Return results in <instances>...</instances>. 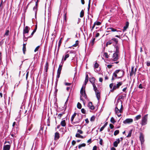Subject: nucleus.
Masks as SVG:
<instances>
[{
  "instance_id": "33",
  "label": "nucleus",
  "mask_w": 150,
  "mask_h": 150,
  "mask_svg": "<svg viewBox=\"0 0 150 150\" xmlns=\"http://www.w3.org/2000/svg\"><path fill=\"white\" fill-rule=\"evenodd\" d=\"M69 54H67L65 55L64 58L63 59L64 61H65L66 60L67 58H68L69 57Z\"/></svg>"
},
{
  "instance_id": "32",
  "label": "nucleus",
  "mask_w": 150,
  "mask_h": 150,
  "mask_svg": "<svg viewBox=\"0 0 150 150\" xmlns=\"http://www.w3.org/2000/svg\"><path fill=\"white\" fill-rule=\"evenodd\" d=\"M62 66L61 65H59V67L57 70V72H61V71L62 69Z\"/></svg>"
},
{
  "instance_id": "9",
  "label": "nucleus",
  "mask_w": 150,
  "mask_h": 150,
  "mask_svg": "<svg viewBox=\"0 0 150 150\" xmlns=\"http://www.w3.org/2000/svg\"><path fill=\"white\" fill-rule=\"evenodd\" d=\"M121 71V69H118L116 70L113 74L112 76L114 77L115 78H116L117 77V74H118V73Z\"/></svg>"
},
{
  "instance_id": "30",
  "label": "nucleus",
  "mask_w": 150,
  "mask_h": 150,
  "mask_svg": "<svg viewBox=\"0 0 150 150\" xmlns=\"http://www.w3.org/2000/svg\"><path fill=\"white\" fill-rule=\"evenodd\" d=\"M93 87V89L94 90V91H95V92H96L97 91H98L97 88L96 87V85L95 84H92Z\"/></svg>"
},
{
  "instance_id": "59",
  "label": "nucleus",
  "mask_w": 150,
  "mask_h": 150,
  "mask_svg": "<svg viewBox=\"0 0 150 150\" xmlns=\"http://www.w3.org/2000/svg\"><path fill=\"white\" fill-rule=\"evenodd\" d=\"M37 25L36 24L35 25V29L33 30V31L35 33L36 31V30L37 29Z\"/></svg>"
},
{
  "instance_id": "53",
  "label": "nucleus",
  "mask_w": 150,
  "mask_h": 150,
  "mask_svg": "<svg viewBox=\"0 0 150 150\" xmlns=\"http://www.w3.org/2000/svg\"><path fill=\"white\" fill-rule=\"evenodd\" d=\"M39 48H40V46L39 45L38 46H37L36 47L35 49L34 52H36L37 51H38Z\"/></svg>"
},
{
  "instance_id": "58",
  "label": "nucleus",
  "mask_w": 150,
  "mask_h": 150,
  "mask_svg": "<svg viewBox=\"0 0 150 150\" xmlns=\"http://www.w3.org/2000/svg\"><path fill=\"white\" fill-rule=\"evenodd\" d=\"M76 143V142L75 140H73L72 141L71 144L72 146H74Z\"/></svg>"
},
{
  "instance_id": "37",
  "label": "nucleus",
  "mask_w": 150,
  "mask_h": 150,
  "mask_svg": "<svg viewBox=\"0 0 150 150\" xmlns=\"http://www.w3.org/2000/svg\"><path fill=\"white\" fill-rule=\"evenodd\" d=\"M110 121V122L113 124H114L116 122L114 118L113 117L111 118Z\"/></svg>"
},
{
  "instance_id": "64",
  "label": "nucleus",
  "mask_w": 150,
  "mask_h": 150,
  "mask_svg": "<svg viewBox=\"0 0 150 150\" xmlns=\"http://www.w3.org/2000/svg\"><path fill=\"white\" fill-rule=\"evenodd\" d=\"M97 147L96 146H93L92 150H97Z\"/></svg>"
},
{
  "instance_id": "35",
  "label": "nucleus",
  "mask_w": 150,
  "mask_h": 150,
  "mask_svg": "<svg viewBox=\"0 0 150 150\" xmlns=\"http://www.w3.org/2000/svg\"><path fill=\"white\" fill-rule=\"evenodd\" d=\"M84 12L83 10H82L80 14V17L81 18H82L84 16Z\"/></svg>"
},
{
  "instance_id": "12",
  "label": "nucleus",
  "mask_w": 150,
  "mask_h": 150,
  "mask_svg": "<svg viewBox=\"0 0 150 150\" xmlns=\"http://www.w3.org/2000/svg\"><path fill=\"white\" fill-rule=\"evenodd\" d=\"M10 146V144L4 145L3 147V150H9Z\"/></svg>"
},
{
  "instance_id": "43",
  "label": "nucleus",
  "mask_w": 150,
  "mask_h": 150,
  "mask_svg": "<svg viewBox=\"0 0 150 150\" xmlns=\"http://www.w3.org/2000/svg\"><path fill=\"white\" fill-rule=\"evenodd\" d=\"M94 23V25H101V23L99 21H96Z\"/></svg>"
},
{
  "instance_id": "14",
  "label": "nucleus",
  "mask_w": 150,
  "mask_h": 150,
  "mask_svg": "<svg viewBox=\"0 0 150 150\" xmlns=\"http://www.w3.org/2000/svg\"><path fill=\"white\" fill-rule=\"evenodd\" d=\"M129 23L128 22H126L125 25L123 27V32H124L126 30V29L129 26Z\"/></svg>"
},
{
  "instance_id": "15",
  "label": "nucleus",
  "mask_w": 150,
  "mask_h": 150,
  "mask_svg": "<svg viewBox=\"0 0 150 150\" xmlns=\"http://www.w3.org/2000/svg\"><path fill=\"white\" fill-rule=\"evenodd\" d=\"M95 79L93 77L89 79V81L92 84L95 83Z\"/></svg>"
},
{
  "instance_id": "56",
  "label": "nucleus",
  "mask_w": 150,
  "mask_h": 150,
  "mask_svg": "<svg viewBox=\"0 0 150 150\" xmlns=\"http://www.w3.org/2000/svg\"><path fill=\"white\" fill-rule=\"evenodd\" d=\"M109 126H110V128L111 129H113V128L114 127V126H113V125L111 124H110Z\"/></svg>"
},
{
  "instance_id": "61",
  "label": "nucleus",
  "mask_w": 150,
  "mask_h": 150,
  "mask_svg": "<svg viewBox=\"0 0 150 150\" xmlns=\"http://www.w3.org/2000/svg\"><path fill=\"white\" fill-rule=\"evenodd\" d=\"M113 83H110L109 85V87L110 89H111L112 88V86H113Z\"/></svg>"
},
{
  "instance_id": "11",
  "label": "nucleus",
  "mask_w": 150,
  "mask_h": 150,
  "mask_svg": "<svg viewBox=\"0 0 150 150\" xmlns=\"http://www.w3.org/2000/svg\"><path fill=\"white\" fill-rule=\"evenodd\" d=\"M76 115V112H74V114L72 115L71 118V123L72 125L75 124V122H74L73 121Z\"/></svg>"
},
{
  "instance_id": "17",
  "label": "nucleus",
  "mask_w": 150,
  "mask_h": 150,
  "mask_svg": "<svg viewBox=\"0 0 150 150\" xmlns=\"http://www.w3.org/2000/svg\"><path fill=\"white\" fill-rule=\"evenodd\" d=\"M60 124L62 127H64L66 125V121L65 120H63L61 122Z\"/></svg>"
},
{
  "instance_id": "6",
  "label": "nucleus",
  "mask_w": 150,
  "mask_h": 150,
  "mask_svg": "<svg viewBox=\"0 0 150 150\" xmlns=\"http://www.w3.org/2000/svg\"><path fill=\"white\" fill-rule=\"evenodd\" d=\"M30 28L27 26L25 27L23 29V34L25 35V33H28L29 32V30L30 29Z\"/></svg>"
},
{
  "instance_id": "46",
  "label": "nucleus",
  "mask_w": 150,
  "mask_h": 150,
  "mask_svg": "<svg viewBox=\"0 0 150 150\" xmlns=\"http://www.w3.org/2000/svg\"><path fill=\"white\" fill-rule=\"evenodd\" d=\"M99 66V65L97 62H96L94 64V67L95 68H97Z\"/></svg>"
},
{
  "instance_id": "39",
  "label": "nucleus",
  "mask_w": 150,
  "mask_h": 150,
  "mask_svg": "<svg viewBox=\"0 0 150 150\" xmlns=\"http://www.w3.org/2000/svg\"><path fill=\"white\" fill-rule=\"evenodd\" d=\"M95 116L94 115H93L91 118L90 121H94L95 120Z\"/></svg>"
},
{
  "instance_id": "49",
  "label": "nucleus",
  "mask_w": 150,
  "mask_h": 150,
  "mask_svg": "<svg viewBox=\"0 0 150 150\" xmlns=\"http://www.w3.org/2000/svg\"><path fill=\"white\" fill-rule=\"evenodd\" d=\"M9 31L8 30H6V32L5 33L4 35L8 36L9 35Z\"/></svg>"
},
{
  "instance_id": "51",
  "label": "nucleus",
  "mask_w": 150,
  "mask_h": 150,
  "mask_svg": "<svg viewBox=\"0 0 150 150\" xmlns=\"http://www.w3.org/2000/svg\"><path fill=\"white\" fill-rule=\"evenodd\" d=\"M28 38V37L27 38L25 37V35H23V39L24 41H26Z\"/></svg>"
},
{
  "instance_id": "34",
  "label": "nucleus",
  "mask_w": 150,
  "mask_h": 150,
  "mask_svg": "<svg viewBox=\"0 0 150 150\" xmlns=\"http://www.w3.org/2000/svg\"><path fill=\"white\" fill-rule=\"evenodd\" d=\"M82 107L81 104L79 102H78L77 104V108L79 109H81Z\"/></svg>"
},
{
  "instance_id": "10",
  "label": "nucleus",
  "mask_w": 150,
  "mask_h": 150,
  "mask_svg": "<svg viewBox=\"0 0 150 150\" xmlns=\"http://www.w3.org/2000/svg\"><path fill=\"white\" fill-rule=\"evenodd\" d=\"M60 137L59 134L58 132H56L55 133L54 139L55 140H57L59 139Z\"/></svg>"
},
{
  "instance_id": "2",
  "label": "nucleus",
  "mask_w": 150,
  "mask_h": 150,
  "mask_svg": "<svg viewBox=\"0 0 150 150\" xmlns=\"http://www.w3.org/2000/svg\"><path fill=\"white\" fill-rule=\"evenodd\" d=\"M118 40L117 39L113 38L107 42L106 46L107 47L108 45H110L112 44L113 46H114V45H117L118 44Z\"/></svg>"
},
{
  "instance_id": "13",
  "label": "nucleus",
  "mask_w": 150,
  "mask_h": 150,
  "mask_svg": "<svg viewBox=\"0 0 150 150\" xmlns=\"http://www.w3.org/2000/svg\"><path fill=\"white\" fill-rule=\"evenodd\" d=\"M88 107L91 110H93L95 109L94 106L93 105L92 103L91 102H90L88 104Z\"/></svg>"
},
{
  "instance_id": "23",
  "label": "nucleus",
  "mask_w": 150,
  "mask_h": 150,
  "mask_svg": "<svg viewBox=\"0 0 150 150\" xmlns=\"http://www.w3.org/2000/svg\"><path fill=\"white\" fill-rule=\"evenodd\" d=\"M95 92L96 93V97L97 98V99L99 101L100 99V93L99 92H97V91H96V92Z\"/></svg>"
},
{
  "instance_id": "5",
  "label": "nucleus",
  "mask_w": 150,
  "mask_h": 150,
  "mask_svg": "<svg viewBox=\"0 0 150 150\" xmlns=\"http://www.w3.org/2000/svg\"><path fill=\"white\" fill-rule=\"evenodd\" d=\"M139 139L141 142V144H143L144 141V136L142 133L140 132V133Z\"/></svg>"
},
{
  "instance_id": "60",
  "label": "nucleus",
  "mask_w": 150,
  "mask_h": 150,
  "mask_svg": "<svg viewBox=\"0 0 150 150\" xmlns=\"http://www.w3.org/2000/svg\"><path fill=\"white\" fill-rule=\"evenodd\" d=\"M35 33L33 31L32 32V33L31 34V35L30 36L28 37V38H31L32 37L33 35V34H34V33Z\"/></svg>"
},
{
  "instance_id": "21",
  "label": "nucleus",
  "mask_w": 150,
  "mask_h": 150,
  "mask_svg": "<svg viewBox=\"0 0 150 150\" xmlns=\"http://www.w3.org/2000/svg\"><path fill=\"white\" fill-rule=\"evenodd\" d=\"M38 7L35 6L33 8V10L35 11V16L36 18V14L37 13V11L38 10Z\"/></svg>"
},
{
  "instance_id": "31",
  "label": "nucleus",
  "mask_w": 150,
  "mask_h": 150,
  "mask_svg": "<svg viewBox=\"0 0 150 150\" xmlns=\"http://www.w3.org/2000/svg\"><path fill=\"white\" fill-rule=\"evenodd\" d=\"M121 101V108H120V110H119V113H121L122 112V103L121 100H120Z\"/></svg>"
},
{
  "instance_id": "44",
  "label": "nucleus",
  "mask_w": 150,
  "mask_h": 150,
  "mask_svg": "<svg viewBox=\"0 0 150 150\" xmlns=\"http://www.w3.org/2000/svg\"><path fill=\"white\" fill-rule=\"evenodd\" d=\"M132 130H130L128 134V135L127 136V137H130L131 136L132 133Z\"/></svg>"
},
{
  "instance_id": "48",
  "label": "nucleus",
  "mask_w": 150,
  "mask_h": 150,
  "mask_svg": "<svg viewBox=\"0 0 150 150\" xmlns=\"http://www.w3.org/2000/svg\"><path fill=\"white\" fill-rule=\"evenodd\" d=\"M83 97L85 98V99L87 98V95L85 91V90H84V93H83Z\"/></svg>"
},
{
  "instance_id": "41",
  "label": "nucleus",
  "mask_w": 150,
  "mask_h": 150,
  "mask_svg": "<svg viewBox=\"0 0 150 150\" xmlns=\"http://www.w3.org/2000/svg\"><path fill=\"white\" fill-rule=\"evenodd\" d=\"M67 13H65L64 15V22H66L67 21V16H66Z\"/></svg>"
},
{
  "instance_id": "50",
  "label": "nucleus",
  "mask_w": 150,
  "mask_h": 150,
  "mask_svg": "<svg viewBox=\"0 0 150 150\" xmlns=\"http://www.w3.org/2000/svg\"><path fill=\"white\" fill-rule=\"evenodd\" d=\"M60 74L61 72H57L56 78L58 79L59 78Z\"/></svg>"
},
{
  "instance_id": "19",
  "label": "nucleus",
  "mask_w": 150,
  "mask_h": 150,
  "mask_svg": "<svg viewBox=\"0 0 150 150\" xmlns=\"http://www.w3.org/2000/svg\"><path fill=\"white\" fill-rule=\"evenodd\" d=\"M108 123L107 122H106L104 125L100 128V132H101L103 130L105 127L108 125Z\"/></svg>"
},
{
  "instance_id": "54",
  "label": "nucleus",
  "mask_w": 150,
  "mask_h": 150,
  "mask_svg": "<svg viewBox=\"0 0 150 150\" xmlns=\"http://www.w3.org/2000/svg\"><path fill=\"white\" fill-rule=\"evenodd\" d=\"M62 38H61V39H60V40H59V42H58V46L59 47H60V45H61V44L62 43V42H61V39H62Z\"/></svg>"
},
{
  "instance_id": "7",
  "label": "nucleus",
  "mask_w": 150,
  "mask_h": 150,
  "mask_svg": "<svg viewBox=\"0 0 150 150\" xmlns=\"http://www.w3.org/2000/svg\"><path fill=\"white\" fill-rule=\"evenodd\" d=\"M133 120L132 118H127L123 121L124 124H129L133 122Z\"/></svg>"
},
{
  "instance_id": "38",
  "label": "nucleus",
  "mask_w": 150,
  "mask_h": 150,
  "mask_svg": "<svg viewBox=\"0 0 150 150\" xmlns=\"http://www.w3.org/2000/svg\"><path fill=\"white\" fill-rule=\"evenodd\" d=\"M95 40V38H94L93 39V40L91 41L90 42V44L91 45L93 46V45Z\"/></svg>"
},
{
  "instance_id": "24",
  "label": "nucleus",
  "mask_w": 150,
  "mask_h": 150,
  "mask_svg": "<svg viewBox=\"0 0 150 150\" xmlns=\"http://www.w3.org/2000/svg\"><path fill=\"white\" fill-rule=\"evenodd\" d=\"M121 71L122 72V75L120 76H117L116 78H117L118 79H121V78H122L123 76L124 75V74H125L124 71L123 70H121Z\"/></svg>"
},
{
  "instance_id": "52",
  "label": "nucleus",
  "mask_w": 150,
  "mask_h": 150,
  "mask_svg": "<svg viewBox=\"0 0 150 150\" xmlns=\"http://www.w3.org/2000/svg\"><path fill=\"white\" fill-rule=\"evenodd\" d=\"M81 112L83 114H85L86 112V111L84 109L82 108L81 110Z\"/></svg>"
},
{
  "instance_id": "25",
  "label": "nucleus",
  "mask_w": 150,
  "mask_h": 150,
  "mask_svg": "<svg viewBox=\"0 0 150 150\" xmlns=\"http://www.w3.org/2000/svg\"><path fill=\"white\" fill-rule=\"evenodd\" d=\"M45 72H47L48 68V63L47 62H46L45 65Z\"/></svg>"
},
{
  "instance_id": "16",
  "label": "nucleus",
  "mask_w": 150,
  "mask_h": 150,
  "mask_svg": "<svg viewBox=\"0 0 150 150\" xmlns=\"http://www.w3.org/2000/svg\"><path fill=\"white\" fill-rule=\"evenodd\" d=\"M75 136L76 137L78 138H85L86 136H83L81 135L79 133H76V134Z\"/></svg>"
},
{
  "instance_id": "27",
  "label": "nucleus",
  "mask_w": 150,
  "mask_h": 150,
  "mask_svg": "<svg viewBox=\"0 0 150 150\" xmlns=\"http://www.w3.org/2000/svg\"><path fill=\"white\" fill-rule=\"evenodd\" d=\"M141 116L140 115H139L137 116L134 118V120L135 121L138 120L140 119L141 118Z\"/></svg>"
},
{
  "instance_id": "55",
  "label": "nucleus",
  "mask_w": 150,
  "mask_h": 150,
  "mask_svg": "<svg viewBox=\"0 0 150 150\" xmlns=\"http://www.w3.org/2000/svg\"><path fill=\"white\" fill-rule=\"evenodd\" d=\"M62 115H63L61 113H59V114H58L57 117L58 118L60 119H61V118Z\"/></svg>"
},
{
  "instance_id": "29",
  "label": "nucleus",
  "mask_w": 150,
  "mask_h": 150,
  "mask_svg": "<svg viewBox=\"0 0 150 150\" xmlns=\"http://www.w3.org/2000/svg\"><path fill=\"white\" fill-rule=\"evenodd\" d=\"M83 85L81 90H80V93L82 96H83V93H84V90H83Z\"/></svg>"
},
{
  "instance_id": "4",
  "label": "nucleus",
  "mask_w": 150,
  "mask_h": 150,
  "mask_svg": "<svg viewBox=\"0 0 150 150\" xmlns=\"http://www.w3.org/2000/svg\"><path fill=\"white\" fill-rule=\"evenodd\" d=\"M108 30H108L106 32H110L111 31L112 32H117V33H116V34H117V35H120V34L119 33V32H122V31L121 30H117V29L113 28L112 27L109 28H108Z\"/></svg>"
},
{
  "instance_id": "62",
  "label": "nucleus",
  "mask_w": 150,
  "mask_h": 150,
  "mask_svg": "<svg viewBox=\"0 0 150 150\" xmlns=\"http://www.w3.org/2000/svg\"><path fill=\"white\" fill-rule=\"evenodd\" d=\"M104 55L106 58H108V53H107L105 52L104 53Z\"/></svg>"
},
{
  "instance_id": "40",
  "label": "nucleus",
  "mask_w": 150,
  "mask_h": 150,
  "mask_svg": "<svg viewBox=\"0 0 150 150\" xmlns=\"http://www.w3.org/2000/svg\"><path fill=\"white\" fill-rule=\"evenodd\" d=\"M119 144L117 141H115L113 143V146L115 147H117L118 146V144Z\"/></svg>"
},
{
  "instance_id": "22",
  "label": "nucleus",
  "mask_w": 150,
  "mask_h": 150,
  "mask_svg": "<svg viewBox=\"0 0 150 150\" xmlns=\"http://www.w3.org/2000/svg\"><path fill=\"white\" fill-rule=\"evenodd\" d=\"M26 44H23V53L24 54H25V52L26 50Z\"/></svg>"
},
{
  "instance_id": "20",
  "label": "nucleus",
  "mask_w": 150,
  "mask_h": 150,
  "mask_svg": "<svg viewBox=\"0 0 150 150\" xmlns=\"http://www.w3.org/2000/svg\"><path fill=\"white\" fill-rule=\"evenodd\" d=\"M122 82L120 81L118 82H117V84H115V86H116L117 88H119L122 85Z\"/></svg>"
},
{
  "instance_id": "18",
  "label": "nucleus",
  "mask_w": 150,
  "mask_h": 150,
  "mask_svg": "<svg viewBox=\"0 0 150 150\" xmlns=\"http://www.w3.org/2000/svg\"><path fill=\"white\" fill-rule=\"evenodd\" d=\"M88 80V75L86 74V76L84 82V85L85 86L87 83Z\"/></svg>"
},
{
  "instance_id": "63",
  "label": "nucleus",
  "mask_w": 150,
  "mask_h": 150,
  "mask_svg": "<svg viewBox=\"0 0 150 150\" xmlns=\"http://www.w3.org/2000/svg\"><path fill=\"white\" fill-rule=\"evenodd\" d=\"M138 88L140 89H142L143 88L142 85V84H140L138 86Z\"/></svg>"
},
{
  "instance_id": "3",
  "label": "nucleus",
  "mask_w": 150,
  "mask_h": 150,
  "mask_svg": "<svg viewBox=\"0 0 150 150\" xmlns=\"http://www.w3.org/2000/svg\"><path fill=\"white\" fill-rule=\"evenodd\" d=\"M148 115V114H146L142 117V122L141 123L142 126L144 125L147 124Z\"/></svg>"
},
{
  "instance_id": "1",
  "label": "nucleus",
  "mask_w": 150,
  "mask_h": 150,
  "mask_svg": "<svg viewBox=\"0 0 150 150\" xmlns=\"http://www.w3.org/2000/svg\"><path fill=\"white\" fill-rule=\"evenodd\" d=\"M114 47L115 49V51L113 55V61H117L118 59L119 47L118 45H114Z\"/></svg>"
},
{
  "instance_id": "8",
  "label": "nucleus",
  "mask_w": 150,
  "mask_h": 150,
  "mask_svg": "<svg viewBox=\"0 0 150 150\" xmlns=\"http://www.w3.org/2000/svg\"><path fill=\"white\" fill-rule=\"evenodd\" d=\"M119 99H117L115 105L116 107L115 108V112L116 114H117L119 113V109L117 108V105L119 103Z\"/></svg>"
},
{
  "instance_id": "42",
  "label": "nucleus",
  "mask_w": 150,
  "mask_h": 150,
  "mask_svg": "<svg viewBox=\"0 0 150 150\" xmlns=\"http://www.w3.org/2000/svg\"><path fill=\"white\" fill-rule=\"evenodd\" d=\"M119 133V130H117L115 131L114 133V134L115 136H116Z\"/></svg>"
},
{
  "instance_id": "47",
  "label": "nucleus",
  "mask_w": 150,
  "mask_h": 150,
  "mask_svg": "<svg viewBox=\"0 0 150 150\" xmlns=\"http://www.w3.org/2000/svg\"><path fill=\"white\" fill-rule=\"evenodd\" d=\"M99 139H100L99 141V144L100 145H103V140L102 139L100 138V137L99 138Z\"/></svg>"
},
{
  "instance_id": "45",
  "label": "nucleus",
  "mask_w": 150,
  "mask_h": 150,
  "mask_svg": "<svg viewBox=\"0 0 150 150\" xmlns=\"http://www.w3.org/2000/svg\"><path fill=\"white\" fill-rule=\"evenodd\" d=\"M54 89H55V91L54 92V97H56L57 96V92L58 91V89L57 88H54Z\"/></svg>"
},
{
  "instance_id": "26",
  "label": "nucleus",
  "mask_w": 150,
  "mask_h": 150,
  "mask_svg": "<svg viewBox=\"0 0 150 150\" xmlns=\"http://www.w3.org/2000/svg\"><path fill=\"white\" fill-rule=\"evenodd\" d=\"M134 67H132L131 68V71L130 72V76H132L133 75L134 73Z\"/></svg>"
},
{
  "instance_id": "28",
  "label": "nucleus",
  "mask_w": 150,
  "mask_h": 150,
  "mask_svg": "<svg viewBox=\"0 0 150 150\" xmlns=\"http://www.w3.org/2000/svg\"><path fill=\"white\" fill-rule=\"evenodd\" d=\"M86 144L85 143H83L79 144L78 146V148L79 149L81 148L82 147H84L86 146Z\"/></svg>"
},
{
  "instance_id": "36",
  "label": "nucleus",
  "mask_w": 150,
  "mask_h": 150,
  "mask_svg": "<svg viewBox=\"0 0 150 150\" xmlns=\"http://www.w3.org/2000/svg\"><path fill=\"white\" fill-rule=\"evenodd\" d=\"M90 0H89L88 3V12L89 11V10L90 7V5H91Z\"/></svg>"
},
{
  "instance_id": "57",
  "label": "nucleus",
  "mask_w": 150,
  "mask_h": 150,
  "mask_svg": "<svg viewBox=\"0 0 150 150\" xmlns=\"http://www.w3.org/2000/svg\"><path fill=\"white\" fill-rule=\"evenodd\" d=\"M77 132L79 133V134H82L83 133V132L80 129H78Z\"/></svg>"
}]
</instances>
